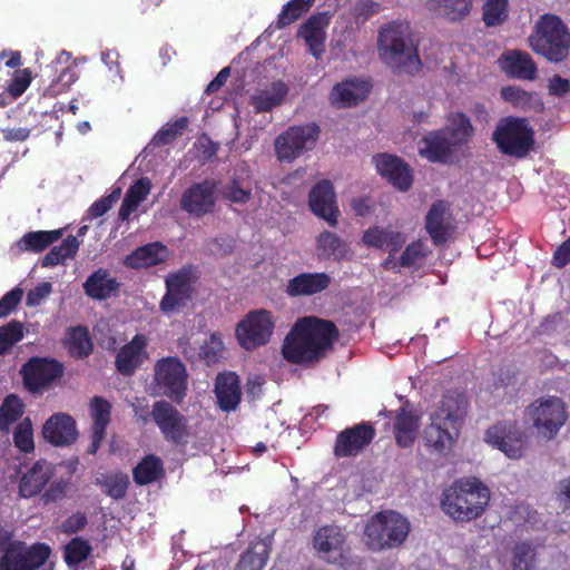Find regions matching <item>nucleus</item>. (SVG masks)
Wrapping results in <instances>:
<instances>
[{"label":"nucleus","instance_id":"nucleus-1","mask_svg":"<svg viewBox=\"0 0 570 570\" xmlns=\"http://www.w3.org/2000/svg\"><path fill=\"white\" fill-rule=\"evenodd\" d=\"M338 336L340 332L334 322L305 316L296 321L285 337L282 354L292 364H313L333 350Z\"/></svg>","mask_w":570,"mask_h":570},{"label":"nucleus","instance_id":"nucleus-2","mask_svg":"<svg viewBox=\"0 0 570 570\" xmlns=\"http://www.w3.org/2000/svg\"><path fill=\"white\" fill-rule=\"evenodd\" d=\"M377 51L383 63L395 72L415 75L422 68L407 22L392 21L382 26L377 35Z\"/></svg>","mask_w":570,"mask_h":570},{"label":"nucleus","instance_id":"nucleus-3","mask_svg":"<svg viewBox=\"0 0 570 570\" xmlns=\"http://www.w3.org/2000/svg\"><path fill=\"white\" fill-rule=\"evenodd\" d=\"M490 502V489L475 476L455 480L443 490L441 509L456 522L479 519Z\"/></svg>","mask_w":570,"mask_h":570},{"label":"nucleus","instance_id":"nucleus-4","mask_svg":"<svg viewBox=\"0 0 570 570\" xmlns=\"http://www.w3.org/2000/svg\"><path fill=\"white\" fill-rule=\"evenodd\" d=\"M531 49L549 62L564 61L570 53V31L562 19L556 14L541 16L529 37Z\"/></svg>","mask_w":570,"mask_h":570},{"label":"nucleus","instance_id":"nucleus-5","mask_svg":"<svg viewBox=\"0 0 570 570\" xmlns=\"http://www.w3.org/2000/svg\"><path fill=\"white\" fill-rule=\"evenodd\" d=\"M409 533V520L395 511L376 513L364 529L365 543L374 551L400 547Z\"/></svg>","mask_w":570,"mask_h":570},{"label":"nucleus","instance_id":"nucleus-6","mask_svg":"<svg viewBox=\"0 0 570 570\" xmlns=\"http://www.w3.org/2000/svg\"><path fill=\"white\" fill-rule=\"evenodd\" d=\"M492 140L503 155L524 158L533 147V130L525 118L503 117L499 120L492 134Z\"/></svg>","mask_w":570,"mask_h":570},{"label":"nucleus","instance_id":"nucleus-7","mask_svg":"<svg viewBox=\"0 0 570 570\" xmlns=\"http://www.w3.org/2000/svg\"><path fill=\"white\" fill-rule=\"evenodd\" d=\"M525 415L538 435L548 441L558 435L568 420L564 401L554 395L541 396L534 400L527 407Z\"/></svg>","mask_w":570,"mask_h":570},{"label":"nucleus","instance_id":"nucleus-8","mask_svg":"<svg viewBox=\"0 0 570 570\" xmlns=\"http://www.w3.org/2000/svg\"><path fill=\"white\" fill-rule=\"evenodd\" d=\"M154 372V384L158 394L180 404L188 389V373L184 363L178 357H163L156 362Z\"/></svg>","mask_w":570,"mask_h":570},{"label":"nucleus","instance_id":"nucleus-9","mask_svg":"<svg viewBox=\"0 0 570 570\" xmlns=\"http://www.w3.org/2000/svg\"><path fill=\"white\" fill-rule=\"evenodd\" d=\"M275 320L265 308L249 311L236 325L235 337L246 351H254L271 342Z\"/></svg>","mask_w":570,"mask_h":570},{"label":"nucleus","instance_id":"nucleus-10","mask_svg":"<svg viewBox=\"0 0 570 570\" xmlns=\"http://www.w3.org/2000/svg\"><path fill=\"white\" fill-rule=\"evenodd\" d=\"M320 134L321 129L315 122L289 126L275 139L274 146L277 159L288 163L294 161L315 147Z\"/></svg>","mask_w":570,"mask_h":570},{"label":"nucleus","instance_id":"nucleus-11","mask_svg":"<svg viewBox=\"0 0 570 570\" xmlns=\"http://www.w3.org/2000/svg\"><path fill=\"white\" fill-rule=\"evenodd\" d=\"M63 371V365L57 360L35 356L21 366L20 374L24 389L32 394H39L60 380Z\"/></svg>","mask_w":570,"mask_h":570},{"label":"nucleus","instance_id":"nucleus-12","mask_svg":"<svg viewBox=\"0 0 570 570\" xmlns=\"http://www.w3.org/2000/svg\"><path fill=\"white\" fill-rule=\"evenodd\" d=\"M51 554V548L47 543L37 542L28 546L23 541H17L0 558V570H38Z\"/></svg>","mask_w":570,"mask_h":570},{"label":"nucleus","instance_id":"nucleus-13","mask_svg":"<svg viewBox=\"0 0 570 570\" xmlns=\"http://www.w3.org/2000/svg\"><path fill=\"white\" fill-rule=\"evenodd\" d=\"M151 414L166 441L174 444L187 443L190 436L188 420L171 403L164 400L155 402Z\"/></svg>","mask_w":570,"mask_h":570},{"label":"nucleus","instance_id":"nucleus-14","mask_svg":"<svg viewBox=\"0 0 570 570\" xmlns=\"http://www.w3.org/2000/svg\"><path fill=\"white\" fill-rule=\"evenodd\" d=\"M376 436L375 423L362 421L337 433L333 453L337 459L356 458L362 454Z\"/></svg>","mask_w":570,"mask_h":570},{"label":"nucleus","instance_id":"nucleus-15","mask_svg":"<svg viewBox=\"0 0 570 570\" xmlns=\"http://www.w3.org/2000/svg\"><path fill=\"white\" fill-rule=\"evenodd\" d=\"M484 439L511 460L521 459L527 448V436L515 423L494 424L485 431Z\"/></svg>","mask_w":570,"mask_h":570},{"label":"nucleus","instance_id":"nucleus-16","mask_svg":"<svg viewBox=\"0 0 570 570\" xmlns=\"http://www.w3.org/2000/svg\"><path fill=\"white\" fill-rule=\"evenodd\" d=\"M216 188L217 181L214 179L191 184L181 195L180 208L198 218L212 213L216 203Z\"/></svg>","mask_w":570,"mask_h":570},{"label":"nucleus","instance_id":"nucleus-17","mask_svg":"<svg viewBox=\"0 0 570 570\" xmlns=\"http://www.w3.org/2000/svg\"><path fill=\"white\" fill-rule=\"evenodd\" d=\"M193 283V273L186 267L168 275L166 278V293L160 301V309L164 313H171L185 306L194 293Z\"/></svg>","mask_w":570,"mask_h":570},{"label":"nucleus","instance_id":"nucleus-18","mask_svg":"<svg viewBox=\"0 0 570 570\" xmlns=\"http://www.w3.org/2000/svg\"><path fill=\"white\" fill-rule=\"evenodd\" d=\"M379 415L392 420V432L397 446L407 449L413 445L420 429V416L410 407L409 403L396 411L382 410Z\"/></svg>","mask_w":570,"mask_h":570},{"label":"nucleus","instance_id":"nucleus-19","mask_svg":"<svg viewBox=\"0 0 570 570\" xmlns=\"http://www.w3.org/2000/svg\"><path fill=\"white\" fill-rule=\"evenodd\" d=\"M377 173L401 191L412 187L413 174L410 166L399 156L382 153L372 157Z\"/></svg>","mask_w":570,"mask_h":570},{"label":"nucleus","instance_id":"nucleus-20","mask_svg":"<svg viewBox=\"0 0 570 570\" xmlns=\"http://www.w3.org/2000/svg\"><path fill=\"white\" fill-rule=\"evenodd\" d=\"M468 400L463 393L448 391L442 395L436 409L431 414V421L451 428L459 433L461 423L466 415Z\"/></svg>","mask_w":570,"mask_h":570},{"label":"nucleus","instance_id":"nucleus-21","mask_svg":"<svg viewBox=\"0 0 570 570\" xmlns=\"http://www.w3.org/2000/svg\"><path fill=\"white\" fill-rule=\"evenodd\" d=\"M331 18L327 11L313 13L297 30V38L305 41L307 51L317 60L325 52L326 28L331 23Z\"/></svg>","mask_w":570,"mask_h":570},{"label":"nucleus","instance_id":"nucleus-22","mask_svg":"<svg viewBox=\"0 0 570 570\" xmlns=\"http://www.w3.org/2000/svg\"><path fill=\"white\" fill-rule=\"evenodd\" d=\"M311 210L328 223L330 226L337 225L340 210L336 205V195L332 183L327 179L318 181L308 194Z\"/></svg>","mask_w":570,"mask_h":570},{"label":"nucleus","instance_id":"nucleus-23","mask_svg":"<svg viewBox=\"0 0 570 570\" xmlns=\"http://www.w3.org/2000/svg\"><path fill=\"white\" fill-rule=\"evenodd\" d=\"M147 346L148 337L136 334L119 348L115 360L117 371L124 376H131L148 358Z\"/></svg>","mask_w":570,"mask_h":570},{"label":"nucleus","instance_id":"nucleus-24","mask_svg":"<svg viewBox=\"0 0 570 570\" xmlns=\"http://www.w3.org/2000/svg\"><path fill=\"white\" fill-rule=\"evenodd\" d=\"M332 277L325 272H303L289 278L285 286L288 297H309L325 292Z\"/></svg>","mask_w":570,"mask_h":570},{"label":"nucleus","instance_id":"nucleus-25","mask_svg":"<svg viewBox=\"0 0 570 570\" xmlns=\"http://www.w3.org/2000/svg\"><path fill=\"white\" fill-rule=\"evenodd\" d=\"M111 403L102 396H94L89 402V412L92 420L90 444L86 452L95 454L106 436V430L111 420Z\"/></svg>","mask_w":570,"mask_h":570},{"label":"nucleus","instance_id":"nucleus-26","mask_svg":"<svg viewBox=\"0 0 570 570\" xmlns=\"http://www.w3.org/2000/svg\"><path fill=\"white\" fill-rule=\"evenodd\" d=\"M42 435L46 441L56 446L69 445L78 438L76 421L69 414L56 413L43 424Z\"/></svg>","mask_w":570,"mask_h":570},{"label":"nucleus","instance_id":"nucleus-27","mask_svg":"<svg viewBox=\"0 0 570 570\" xmlns=\"http://www.w3.org/2000/svg\"><path fill=\"white\" fill-rule=\"evenodd\" d=\"M344 541L345 537L340 527L325 525L315 533L314 548L322 559L331 563H336L342 558Z\"/></svg>","mask_w":570,"mask_h":570},{"label":"nucleus","instance_id":"nucleus-28","mask_svg":"<svg viewBox=\"0 0 570 570\" xmlns=\"http://www.w3.org/2000/svg\"><path fill=\"white\" fill-rule=\"evenodd\" d=\"M366 80L351 79L336 83L331 92V101L340 108L353 107L363 101L371 91Z\"/></svg>","mask_w":570,"mask_h":570},{"label":"nucleus","instance_id":"nucleus-29","mask_svg":"<svg viewBox=\"0 0 570 570\" xmlns=\"http://www.w3.org/2000/svg\"><path fill=\"white\" fill-rule=\"evenodd\" d=\"M448 204L438 200L432 204L425 216V229L435 246L444 245L451 237V225L446 218Z\"/></svg>","mask_w":570,"mask_h":570},{"label":"nucleus","instance_id":"nucleus-30","mask_svg":"<svg viewBox=\"0 0 570 570\" xmlns=\"http://www.w3.org/2000/svg\"><path fill=\"white\" fill-rule=\"evenodd\" d=\"M503 71L513 78L533 80L537 77L538 68L532 57L524 51L509 50L499 59Z\"/></svg>","mask_w":570,"mask_h":570},{"label":"nucleus","instance_id":"nucleus-31","mask_svg":"<svg viewBox=\"0 0 570 570\" xmlns=\"http://www.w3.org/2000/svg\"><path fill=\"white\" fill-rule=\"evenodd\" d=\"M169 250L160 242L148 243L137 247L124 259L125 266L134 269L159 265L168 259Z\"/></svg>","mask_w":570,"mask_h":570},{"label":"nucleus","instance_id":"nucleus-32","mask_svg":"<svg viewBox=\"0 0 570 570\" xmlns=\"http://www.w3.org/2000/svg\"><path fill=\"white\" fill-rule=\"evenodd\" d=\"M215 394L218 406L225 411H234L242 396L239 379L234 372L219 374L216 379Z\"/></svg>","mask_w":570,"mask_h":570},{"label":"nucleus","instance_id":"nucleus-33","mask_svg":"<svg viewBox=\"0 0 570 570\" xmlns=\"http://www.w3.org/2000/svg\"><path fill=\"white\" fill-rule=\"evenodd\" d=\"M453 147L441 129L430 131L421 139L419 153L432 163L445 164L453 155Z\"/></svg>","mask_w":570,"mask_h":570},{"label":"nucleus","instance_id":"nucleus-34","mask_svg":"<svg viewBox=\"0 0 570 570\" xmlns=\"http://www.w3.org/2000/svg\"><path fill=\"white\" fill-rule=\"evenodd\" d=\"M362 242L367 247L386 249L391 254H396L405 244V236L401 232L375 226L363 233Z\"/></svg>","mask_w":570,"mask_h":570},{"label":"nucleus","instance_id":"nucleus-35","mask_svg":"<svg viewBox=\"0 0 570 570\" xmlns=\"http://www.w3.org/2000/svg\"><path fill=\"white\" fill-rule=\"evenodd\" d=\"M449 124L441 128L453 149L460 148L471 140L474 128L470 118L461 111L453 112L448 118Z\"/></svg>","mask_w":570,"mask_h":570},{"label":"nucleus","instance_id":"nucleus-36","mask_svg":"<svg viewBox=\"0 0 570 570\" xmlns=\"http://www.w3.org/2000/svg\"><path fill=\"white\" fill-rule=\"evenodd\" d=\"M118 288L119 283L115 277H111L108 269L105 268L96 269L83 283L86 295L98 301L111 297Z\"/></svg>","mask_w":570,"mask_h":570},{"label":"nucleus","instance_id":"nucleus-37","mask_svg":"<svg viewBox=\"0 0 570 570\" xmlns=\"http://www.w3.org/2000/svg\"><path fill=\"white\" fill-rule=\"evenodd\" d=\"M458 435L459 433L455 434L451 428L431 421L424 430L423 439L424 444L430 452L444 454L451 450Z\"/></svg>","mask_w":570,"mask_h":570},{"label":"nucleus","instance_id":"nucleus-38","mask_svg":"<svg viewBox=\"0 0 570 570\" xmlns=\"http://www.w3.org/2000/svg\"><path fill=\"white\" fill-rule=\"evenodd\" d=\"M316 249L320 257L336 262L343 261L350 253L348 244L331 230H323L316 237Z\"/></svg>","mask_w":570,"mask_h":570},{"label":"nucleus","instance_id":"nucleus-39","mask_svg":"<svg viewBox=\"0 0 570 570\" xmlns=\"http://www.w3.org/2000/svg\"><path fill=\"white\" fill-rule=\"evenodd\" d=\"M472 0H428L426 7L451 22L465 19L472 10Z\"/></svg>","mask_w":570,"mask_h":570},{"label":"nucleus","instance_id":"nucleus-40","mask_svg":"<svg viewBox=\"0 0 570 570\" xmlns=\"http://www.w3.org/2000/svg\"><path fill=\"white\" fill-rule=\"evenodd\" d=\"M65 346L69 355L75 358L82 360L88 357L94 350L88 328L82 325L69 327L65 338Z\"/></svg>","mask_w":570,"mask_h":570},{"label":"nucleus","instance_id":"nucleus-41","mask_svg":"<svg viewBox=\"0 0 570 570\" xmlns=\"http://www.w3.org/2000/svg\"><path fill=\"white\" fill-rule=\"evenodd\" d=\"M62 235L63 229L29 232L17 242V246L21 252L41 253Z\"/></svg>","mask_w":570,"mask_h":570},{"label":"nucleus","instance_id":"nucleus-42","mask_svg":"<svg viewBox=\"0 0 570 570\" xmlns=\"http://www.w3.org/2000/svg\"><path fill=\"white\" fill-rule=\"evenodd\" d=\"M51 475L52 471L50 465H32L20 481V494L23 498L35 497L48 483Z\"/></svg>","mask_w":570,"mask_h":570},{"label":"nucleus","instance_id":"nucleus-43","mask_svg":"<svg viewBox=\"0 0 570 570\" xmlns=\"http://www.w3.org/2000/svg\"><path fill=\"white\" fill-rule=\"evenodd\" d=\"M288 92L283 81H275L266 90L252 97V105L258 112H267L279 106Z\"/></svg>","mask_w":570,"mask_h":570},{"label":"nucleus","instance_id":"nucleus-44","mask_svg":"<svg viewBox=\"0 0 570 570\" xmlns=\"http://www.w3.org/2000/svg\"><path fill=\"white\" fill-rule=\"evenodd\" d=\"M80 243L76 236L69 235L58 246H53L42 258V267H53L63 264L66 259L73 258L79 249Z\"/></svg>","mask_w":570,"mask_h":570},{"label":"nucleus","instance_id":"nucleus-45","mask_svg":"<svg viewBox=\"0 0 570 570\" xmlns=\"http://www.w3.org/2000/svg\"><path fill=\"white\" fill-rule=\"evenodd\" d=\"M501 98L511 104L514 108L521 110H530L535 106L542 107L535 92H529L518 86H505L501 88Z\"/></svg>","mask_w":570,"mask_h":570},{"label":"nucleus","instance_id":"nucleus-46","mask_svg":"<svg viewBox=\"0 0 570 570\" xmlns=\"http://www.w3.org/2000/svg\"><path fill=\"white\" fill-rule=\"evenodd\" d=\"M95 483L101 487L102 491L108 497L115 500H120L126 495L129 485V478L124 473H101L95 478Z\"/></svg>","mask_w":570,"mask_h":570},{"label":"nucleus","instance_id":"nucleus-47","mask_svg":"<svg viewBox=\"0 0 570 570\" xmlns=\"http://www.w3.org/2000/svg\"><path fill=\"white\" fill-rule=\"evenodd\" d=\"M315 0H289L277 16L276 28L283 29L297 21L314 4Z\"/></svg>","mask_w":570,"mask_h":570},{"label":"nucleus","instance_id":"nucleus-48","mask_svg":"<svg viewBox=\"0 0 570 570\" xmlns=\"http://www.w3.org/2000/svg\"><path fill=\"white\" fill-rule=\"evenodd\" d=\"M23 403L16 394H9L0 405V430L8 431L10 425L23 414Z\"/></svg>","mask_w":570,"mask_h":570},{"label":"nucleus","instance_id":"nucleus-49","mask_svg":"<svg viewBox=\"0 0 570 570\" xmlns=\"http://www.w3.org/2000/svg\"><path fill=\"white\" fill-rule=\"evenodd\" d=\"M188 124L189 119L186 116H181L174 121L167 122L153 137V142L156 146H166L171 144L184 134Z\"/></svg>","mask_w":570,"mask_h":570},{"label":"nucleus","instance_id":"nucleus-50","mask_svg":"<svg viewBox=\"0 0 570 570\" xmlns=\"http://www.w3.org/2000/svg\"><path fill=\"white\" fill-rule=\"evenodd\" d=\"M482 19L487 27L502 24L509 16L508 0H484Z\"/></svg>","mask_w":570,"mask_h":570},{"label":"nucleus","instance_id":"nucleus-51","mask_svg":"<svg viewBox=\"0 0 570 570\" xmlns=\"http://www.w3.org/2000/svg\"><path fill=\"white\" fill-rule=\"evenodd\" d=\"M267 558V547L263 543L256 544L240 556L235 570H263Z\"/></svg>","mask_w":570,"mask_h":570},{"label":"nucleus","instance_id":"nucleus-52","mask_svg":"<svg viewBox=\"0 0 570 570\" xmlns=\"http://www.w3.org/2000/svg\"><path fill=\"white\" fill-rule=\"evenodd\" d=\"M23 338V326L18 321H11L0 327V356L8 354L13 345Z\"/></svg>","mask_w":570,"mask_h":570},{"label":"nucleus","instance_id":"nucleus-53","mask_svg":"<svg viewBox=\"0 0 570 570\" xmlns=\"http://www.w3.org/2000/svg\"><path fill=\"white\" fill-rule=\"evenodd\" d=\"M91 547L80 537L73 538L65 548V561L69 568H76L90 554Z\"/></svg>","mask_w":570,"mask_h":570},{"label":"nucleus","instance_id":"nucleus-54","mask_svg":"<svg viewBox=\"0 0 570 570\" xmlns=\"http://www.w3.org/2000/svg\"><path fill=\"white\" fill-rule=\"evenodd\" d=\"M13 443L17 449L24 453H31L35 450L33 429L30 417H24L16 426Z\"/></svg>","mask_w":570,"mask_h":570},{"label":"nucleus","instance_id":"nucleus-55","mask_svg":"<svg viewBox=\"0 0 570 570\" xmlns=\"http://www.w3.org/2000/svg\"><path fill=\"white\" fill-rule=\"evenodd\" d=\"M535 560V548L531 542H519L513 548V567L515 570H530Z\"/></svg>","mask_w":570,"mask_h":570},{"label":"nucleus","instance_id":"nucleus-56","mask_svg":"<svg viewBox=\"0 0 570 570\" xmlns=\"http://www.w3.org/2000/svg\"><path fill=\"white\" fill-rule=\"evenodd\" d=\"M78 80L76 68H63L58 78L47 88V95L55 97L67 91Z\"/></svg>","mask_w":570,"mask_h":570},{"label":"nucleus","instance_id":"nucleus-57","mask_svg":"<svg viewBox=\"0 0 570 570\" xmlns=\"http://www.w3.org/2000/svg\"><path fill=\"white\" fill-rule=\"evenodd\" d=\"M120 195V187L112 189L109 195L100 197L88 208L87 216L91 219L101 217L119 200Z\"/></svg>","mask_w":570,"mask_h":570},{"label":"nucleus","instance_id":"nucleus-58","mask_svg":"<svg viewBox=\"0 0 570 570\" xmlns=\"http://www.w3.org/2000/svg\"><path fill=\"white\" fill-rule=\"evenodd\" d=\"M134 481L139 484H148L164 476L163 465H135L132 470Z\"/></svg>","mask_w":570,"mask_h":570},{"label":"nucleus","instance_id":"nucleus-59","mask_svg":"<svg viewBox=\"0 0 570 570\" xmlns=\"http://www.w3.org/2000/svg\"><path fill=\"white\" fill-rule=\"evenodd\" d=\"M31 71L26 69H18L14 71L12 79L8 85V92L12 99L19 98L30 86Z\"/></svg>","mask_w":570,"mask_h":570},{"label":"nucleus","instance_id":"nucleus-60","mask_svg":"<svg viewBox=\"0 0 570 570\" xmlns=\"http://www.w3.org/2000/svg\"><path fill=\"white\" fill-rule=\"evenodd\" d=\"M222 197L236 204H246L250 197V189L240 187L238 180L233 179L229 184L223 187Z\"/></svg>","mask_w":570,"mask_h":570},{"label":"nucleus","instance_id":"nucleus-61","mask_svg":"<svg viewBox=\"0 0 570 570\" xmlns=\"http://www.w3.org/2000/svg\"><path fill=\"white\" fill-rule=\"evenodd\" d=\"M425 257L424 245L416 240L409 244L400 256L399 265L402 267H412L417 261Z\"/></svg>","mask_w":570,"mask_h":570},{"label":"nucleus","instance_id":"nucleus-62","mask_svg":"<svg viewBox=\"0 0 570 570\" xmlns=\"http://www.w3.org/2000/svg\"><path fill=\"white\" fill-rule=\"evenodd\" d=\"M151 189V183L149 178L141 177L137 179L126 191L125 196L130 200L136 202L137 204H141L147 196L149 195Z\"/></svg>","mask_w":570,"mask_h":570},{"label":"nucleus","instance_id":"nucleus-63","mask_svg":"<svg viewBox=\"0 0 570 570\" xmlns=\"http://www.w3.org/2000/svg\"><path fill=\"white\" fill-rule=\"evenodd\" d=\"M23 291L16 287L0 298V318L8 316L21 302Z\"/></svg>","mask_w":570,"mask_h":570},{"label":"nucleus","instance_id":"nucleus-64","mask_svg":"<svg viewBox=\"0 0 570 570\" xmlns=\"http://www.w3.org/2000/svg\"><path fill=\"white\" fill-rule=\"evenodd\" d=\"M379 3L372 0H358L352 9V16L358 21H366L374 14L379 13Z\"/></svg>","mask_w":570,"mask_h":570}]
</instances>
